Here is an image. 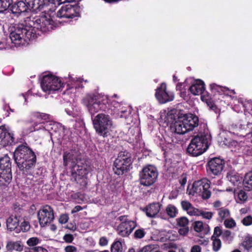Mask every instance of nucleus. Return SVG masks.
Returning a JSON list of instances; mask_svg holds the SVG:
<instances>
[{"mask_svg": "<svg viewBox=\"0 0 252 252\" xmlns=\"http://www.w3.org/2000/svg\"><path fill=\"white\" fill-rule=\"evenodd\" d=\"M177 224L180 227H189V220L187 217H182L176 220Z\"/></svg>", "mask_w": 252, "mask_h": 252, "instance_id": "c03bdc74", "label": "nucleus"}, {"mask_svg": "<svg viewBox=\"0 0 252 252\" xmlns=\"http://www.w3.org/2000/svg\"><path fill=\"white\" fill-rule=\"evenodd\" d=\"M68 216L66 214H63L60 216L59 222L61 224H64L66 223L68 220Z\"/></svg>", "mask_w": 252, "mask_h": 252, "instance_id": "6e6d98bb", "label": "nucleus"}, {"mask_svg": "<svg viewBox=\"0 0 252 252\" xmlns=\"http://www.w3.org/2000/svg\"><path fill=\"white\" fill-rule=\"evenodd\" d=\"M208 147V141L205 136H197L191 140L187 148V152L192 156L196 157L203 154Z\"/></svg>", "mask_w": 252, "mask_h": 252, "instance_id": "1a4fd4ad", "label": "nucleus"}, {"mask_svg": "<svg viewBox=\"0 0 252 252\" xmlns=\"http://www.w3.org/2000/svg\"><path fill=\"white\" fill-rule=\"evenodd\" d=\"M20 227L21 230L23 232H27L30 229V225L29 222L25 220H24L23 222H21Z\"/></svg>", "mask_w": 252, "mask_h": 252, "instance_id": "8fccbe9b", "label": "nucleus"}, {"mask_svg": "<svg viewBox=\"0 0 252 252\" xmlns=\"http://www.w3.org/2000/svg\"><path fill=\"white\" fill-rule=\"evenodd\" d=\"M210 89L215 94H217L220 95H225L231 97V94H235L234 90H229L228 88L218 85L216 84H212L210 85Z\"/></svg>", "mask_w": 252, "mask_h": 252, "instance_id": "b1692460", "label": "nucleus"}, {"mask_svg": "<svg viewBox=\"0 0 252 252\" xmlns=\"http://www.w3.org/2000/svg\"><path fill=\"white\" fill-rule=\"evenodd\" d=\"M79 8L76 5L67 4L63 5L58 10L57 16L59 18H73L79 16Z\"/></svg>", "mask_w": 252, "mask_h": 252, "instance_id": "f3484780", "label": "nucleus"}, {"mask_svg": "<svg viewBox=\"0 0 252 252\" xmlns=\"http://www.w3.org/2000/svg\"><path fill=\"white\" fill-rule=\"evenodd\" d=\"M63 239L67 243H71L74 238L72 235L67 234L63 236Z\"/></svg>", "mask_w": 252, "mask_h": 252, "instance_id": "680f3d73", "label": "nucleus"}, {"mask_svg": "<svg viewBox=\"0 0 252 252\" xmlns=\"http://www.w3.org/2000/svg\"><path fill=\"white\" fill-rule=\"evenodd\" d=\"M242 223L245 226H249L252 224V217L248 216L245 217L242 220Z\"/></svg>", "mask_w": 252, "mask_h": 252, "instance_id": "603ef678", "label": "nucleus"}, {"mask_svg": "<svg viewBox=\"0 0 252 252\" xmlns=\"http://www.w3.org/2000/svg\"><path fill=\"white\" fill-rule=\"evenodd\" d=\"M0 169L11 170L10 158L7 155L0 158Z\"/></svg>", "mask_w": 252, "mask_h": 252, "instance_id": "72a5a7b5", "label": "nucleus"}, {"mask_svg": "<svg viewBox=\"0 0 252 252\" xmlns=\"http://www.w3.org/2000/svg\"><path fill=\"white\" fill-rule=\"evenodd\" d=\"M77 249L74 246L69 245L65 247V252H77Z\"/></svg>", "mask_w": 252, "mask_h": 252, "instance_id": "bf43d9fd", "label": "nucleus"}, {"mask_svg": "<svg viewBox=\"0 0 252 252\" xmlns=\"http://www.w3.org/2000/svg\"><path fill=\"white\" fill-rule=\"evenodd\" d=\"M117 97L116 94H114L112 97V100L110 102L111 107L110 108L118 117L126 119L131 113V108L128 106H124L114 99V98H117Z\"/></svg>", "mask_w": 252, "mask_h": 252, "instance_id": "dca6fc26", "label": "nucleus"}, {"mask_svg": "<svg viewBox=\"0 0 252 252\" xmlns=\"http://www.w3.org/2000/svg\"><path fill=\"white\" fill-rule=\"evenodd\" d=\"M213 241V248L215 252L218 251L221 246L220 240L218 238H212Z\"/></svg>", "mask_w": 252, "mask_h": 252, "instance_id": "de8ad7c7", "label": "nucleus"}, {"mask_svg": "<svg viewBox=\"0 0 252 252\" xmlns=\"http://www.w3.org/2000/svg\"><path fill=\"white\" fill-rule=\"evenodd\" d=\"M28 10L37 12L41 10L46 5L49 0H26Z\"/></svg>", "mask_w": 252, "mask_h": 252, "instance_id": "5701e85b", "label": "nucleus"}, {"mask_svg": "<svg viewBox=\"0 0 252 252\" xmlns=\"http://www.w3.org/2000/svg\"><path fill=\"white\" fill-rule=\"evenodd\" d=\"M134 235L136 238L140 239L144 236L145 232L143 229H138L135 231Z\"/></svg>", "mask_w": 252, "mask_h": 252, "instance_id": "13d9d810", "label": "nucleus"}, {"mask_svg": "<svg viewBox=\"0 0 252 252\" xmlns=\"http://www.w3.org/2000/svg\"><path fill=\"white\" fill-rule=\"evenodd\" d=\"M82 81L83 79L80 78L71 77L67 82L68 88L65 92V94L71 95L73 94H74L76 92L77 89L83 87Z\"/></svg>", "mask_w": 252, "mask_h": 252, "instance_id": "4be33fe9", "label": "nucleus"}, {"mask_svg": "<svg viewBox=\"0 0 252 252\" xmlns=\"http://www.w3.org/2000/svg\"><path fill=\"white\" fill-rule=\"evenodd\" d=\"M189 232V227H180L178 230V232L180 235L186 236Z\"/></svg>", "mask_w": 252, "mask_h": 252, "instance_id": "5fc2aeb1", "label": "nucleus"}, {"mask_svg": "<svg viewBox=\"0 0 252 252\" xmlns=\"http://www.w3.org/2000/svg\"><path fill=\"white\" fill-rule=\"evenodd\" d=\"M194 230L197 232H203L207 234L209 231V227L208 224H204L201 221H196L193 224Z\"/></svg>", "mask_w": 252, "mask_h": 252, "instance_id": "7c9ffc66", "label": "nucleus"}, {"mask_svg": "<svg viewBox=\"0 0 252 252\" xmlns=\"http://www.w3.org/2000/svg\"><path fill=\"white\" fill-rule=\"evenodd\" d=\"M205 84L200 80H195L189 87L190 92L193 95H201V99L203 101L208 103L210 101V96L205 91Z\"/></svg>", "mask_w": 252, "mask_h": 252, "instance_id": "2eb2a0df", "label": "nucleus"}, {"mask_svg": "<svg viewBox=\"0 0 252 252\" xmlns=\"http://www.w3.org/2000/svg\"><path fill=\"white\" fill-rule=\"evenodd\" d=\"M10 10L13 14L18 16L28 10L27 3L23 1H18L10 7Z\"/></svg>", "mask_w": 252, "mask_h": 252, "instance_id": "393cba45", "label": "nucleus"}, {"mask_svg": "<svg viewBox=\"0 0 252 252\" xmlns=\"http://www.w3.org/2000/svg\"><path fill=\"white\" fill-rule=\"evenodd\" d=\"M19 222L18 218L16 216L11 215L6 220V226L8 230L10 231L15 229Z\"/></svg>", "mask_w": 252, "mask_h": 252, "instance_id": "c756f323", "label": "nucleus"}, {"mask_svg": "<svg viewBox=\"0 0 252 252\" xmlns=\"http://www.w3.org/2000/svg\"><path fill=\"white\" fill-rule=\"evenodd\" d=\"M221 233L222 232L220 228L219 227L217 226L214 229V234L212 236V238H218Z\"/></svg>", "mask_w": 252, "mask_h": 252, "instance_id": "4d7b16f0", "label": "nucleus"}, {"mask_svg": "<svg viewBox=\"0 0 252 252\" xmlns=\"http://www.w3.org/2000/svg\"><path fill=\"white\" fill-rule=\"evenodd\" d=\"M50 118V115L49 114L40 113L39 112H33L31 114V121L30 122L27 123L25 127L24 128L23 132L26 133V129L27 127H30L32 126H34V123L37 125H44L42 123H37L36 121H41L42 120H47Z\"/></svg>", "mask_w": 252, "mask_h": 252, "instance_id": "412c9836", "label": "nucleus"}, {"mask_svg": "<svg viewBox=\"0 0 252 252\" xmlns=\"http://www.w3.org/2000/svg\"><path fill=\"white\" fill-rule=\"evenodd\" d=\"M198 124V117L192 114H186L182 121L176 122L174 126L164 135H158L156 141L163 151L168 152L175 148L176 144L180 140V134L193 130Z\"/></svg>", "mask_w": 252, "mask_h": 252, "instance_id": "f03ea898", "label": "nucleus"}, {"mask_svg": "<svg viewBox=\"0 0 252 252\" xmlns=\"http://www.w3.org/2000/svg\"><path fill=\"white\" fill-rule=\"evenodd\" d=\"M158 176L156 167L152 165L146 166L140 173V184L144 186H150L156 182Z\"/></svg>", "mask_w": 252, "mask_h": 252, "instance_id": "f8f14e48", "label": "nucleus"}, {"mask_svg": "<svg viewBox=\"0 0 252 252\" xmlns=\"http://www.w3.org/2000/svg\"><path fill=\"white\" fill-rule=\"evenodd\" d=\"M243 185L248 190L252 189V171L245 175L243 180Z\"/></svg>", "mask_w": 252, "mask_h": 252, "instance_id": "c9c22d12", "label": "nucleus"}, {"mask_svg": "<svg viewBox=\"0 0 252 252\" xmlns=\"http://www.w3.org/2000/svg\"><path fill=\"white\" fill-rule=\"evenodd\" d=\"M242 245L248 252L251 251L252 249V237L250 236H246L244 239Z\"/></svg>", "mask_w": 252, "mask_h": 252, "instance_id": "e433bc0d", "label": "nucleus"}, {"mask_svg": "<svg viewBox=\"0 0 252 252\" xmlns=\"http://www.w3.org/2000/svg\"><path fill=\"white\" fill-rule=\"evenodd\" d=\"M107 95L95 96L94 94H87L82 99L83 104L87 107L92 115L98 112L99 110H105L107 105H110L111 101Z\"/></svg>", "mask_w": 252, "mask_h": 252, "instance_id": "39448f33", "label": "nucleus"}, {"mask_svg": "<svg viewBox=\"0 0 252 252\" xmlns=\"http://www.w3.org/2000/svg\"><path fill=\"white\" fill-rule=\"evenodd\" d=\"M245 115L247 121V125L249 126L252 124V106L249 108L248 111H245Z\"/></svg>", "mask_w": 252, "mask_h": 252, "instance_id": "49530a36", "label": "nucleus"}, {"mask_svg": "<svg viewBox=\"0 0 252 252\" xmlns=\"http://www.w3.org/2000/svg\"><path fill=\"white\" fill-rule=\"evenodd\" d=\"M166 212L170 218H174L178 213V210L174 205L169 204L166 207Z\"/></svg>", "mask_w": 252, "mask_h": 252, "instance_id": "4c0bfd02", "label": "nucleus"}, {"mask_svg": "<svg viewBox=\"0 0 252 252\" xmlns=\"http://www.w3.org/2000/svg\"><path fill=\"white\" fill-rule=\"evenodd\" d=\"M231 233L229 230H225L222 233V237L224 240H228L231 237Z\"/></svg>", "mask_w": 252, "mask_h": 252, "instance_id": "052dcab7", "label": "nucleus"}, {"mask_svg": "<svg viewBox=\"0 0 252 252\" xmlns=\"http://www.w3.org/2000/svg\"><path fill=\"white\" fill-rule=\"evenodd\" d=\"M64 128L61 124L55 122H47L44 125H37L34 123V126L27 127L26 129V133L29 134L34 131L45 130L49 132L51 135L54 133H59L60 135L63 132Z\"/></svg>", "mask_w": 252, "mask_h": 252, "instance_id": "9b49d317", "label": "nucleus"}, {"mask_svg": "<svg viewBox=\"0 0 252 252\" xmlns=\"http://www.w3.org/2000/svg\"><path fill=\"white\" fill-rule=\"evenodd\" d=\"M64 166L70 165L72 176L75 181L82 187L88 184L87 175L88 171L84 164L77 158V153L73 151L64 153L63 156Z\"/></svg>", "mask_w": 252, "mask_h": 252, "instance_id": "7ed1b4c3", "label": "nucleus"}, {"mask_svg": "<svg viewBox=\"0 0 252 252\" xmlns=\"http://www.w3.org/2000/svg\"><path fill=\"white\" fill-rule=\"evenodd\" d=\"M63 86L60 78L50 73L44 75L41 82L42 90L48 94L59 91Z\"/></svg>", "mask_w": 252, "mask_h": 252, "instance_id": "0eeeda50", "label": "nucleus"}, {"mask_svg": "<svg viewBox=\"0 0 252 252\" xmlns=\"http://www.w3.org/2000/svg\"><path fill=\"white\" fill-rule=\"evenodd\" d=\"M6 249L10 251L21 252L23 250V245L20 241H9L6 245Z\"/></svg>", "mask_w": 252, "mask_h": 252, "instance_id": "2f4dec72", "label": "nucleus"}, {"mask_svg": "<svg viewBox=\"0 0 252 252\" xmlns=\"http://www.w3.org/2000/svg\"><path fill=\"white\" fill-rule=\"evenodd\" d=\"M224 224L226 227L231 228L236 225V222L233 219H229L224 220Z\"/></svg>", "mask_w": 252, "mask_h": 252, "instance_id": "09e8293b", "label": "nucleus"}, {"mask_svg": "<svg viewBox=\"0 0 252 252\" xmlns=\"http://www.w3.org/2000/svg\"><path fill=\"white\" fill-rule=\"evenodd\" d=\"M29 252H48V251L41 246H37L30 248Z\"/></svg>", "mask_w": 252, "mask_h": 252, "instance_id": "3c124183", "label": "nucleus"}, {"mask_svg": "<svg viewBox=\"0 0 252 252\" xmlns=\"http://www.w3.org/2000/svg\"><path fill=\"white\" fill-rule=\"evenodd\" d=\"M75 0H53L54 3L56 4V2H57L58 5H60L62 3L65 2H71Z\"/></svg>", "mask_w": 252, "mask_h": 252, "instance_id": "0e129e2a", "label": "nucleus"}, {"mask_svg": "<svg viewBox=\"0 0 252 252\" xmlns=\"http://www.w3.org/2000/svg\"><path fill=\"white\" fill-rule=\"evenodd\" d=\"M99 244L101 246H106L108 244V240L105 237H101L99 239Z\"/></svg>", "mask_w": 252, "mask_h": 252, "instance_id": "69168bd1", "label": "nucleus"}, {"mask_svg": "<svg viewBox=\"0 0 252 252\" xmlns=\"http://www.w3.org/2000/svg\"><path fill=\"white\" fill-rule=\"evenodd\" d=\"M153 248L150 245H148L144 247L141 249L139 250L137 252H151Z\"/></svg>", "mask_w": 252, "mask_h": 252, "instance_id": "e2e57ef3", "label": "nucleus"}, {"mask_svg": "<svg viewBox=\"0 0 252 252\" xmlns=\"http://www.w3.org/2000/svg\"><path fill=\"white\" fill-rule=\"evenodd\" d=\"M82 210V207L80 206H75L71 211V213L74 214L76 212H78Z\"/></svg>", "mask_w": 252, "mask_h": 252, "instance_id": "774afa93", "label": "nucleus"}, {"mask_svg": "<svg viewBox=\"0 0 252 252\" xmlns=\"http://www.w3.org/2000/svg\"><path fill=\"white\" fill-rule=\"evenodd\" d=\"M130 136L129 140L131 142L138 141L141 137L140 133V129L138 126L130 127L127 132Z\"/></svg>", "mask_w": 252, "mask_h": 252, "instance_id": "c85d7f7f", "label": "nucleus"}, {"mask_svg": "<svg viewBox=\"0 0 252 252\" xmlns=\"http://www.w3.org/2000/svg\"><path fill=\"white\" fill-rule=\"evenodd\" d=\"M66 113L73 117H77L80 116V113L77 110V108H73L72 106H70L68 108L65 109Z\"/></svg>", "mask_w": 252, "mask_h": 252, "instance_id": "79ce46f5", "label": "nucleus"}, {"mask_svg": "<svg viewBox=\"0 0 252 252\" xmlns=\"http://www.w3.org/2000/svg\"><path fill=\"white\" fill-rule=\"evenodd\" d=\"M56 26L51 14L45 12L39 17H27L23 22L15 25L10 33V38L15 46L23 45L36 38L39 32H49Z\"/></svg>", "mask_w": 252, "mask_h": 252, "instance_id": "f257e3e1", "label": "nucleus"}, {"mask_svg": "<svg viewBox=\"0 0 252 252\" xmlns=\"http://www.w3.org/2000/svg\"><path fill=\"white\" fill-rule=\"evenodd\" d=\"M210 182L206 178L195 181L189 190V194L193 196H200L203 199H208L211 196L209 190Z\"/></svg>", "mask_w": 252, "mask_h": 252, "instance_id": "6e6552de", "label": "nucleus"}, {"mask_svg": "<svg viewBox=\"0 0 252 252\" xmlns=\"http://www.w3.org/2000/svg\"><path fill=\"white\" fill-rule=\"evenodd\" d=\"M38 219L41 227H44L50 223L54 219L53 208L49 206H43L38 212Z\"/></svg>", "mask_w": 252, "mask_h": 252, "instance_id": "4468645a", "label": "nucleus"}, {"mask_svg": "<svg viewBox=\"0 0 252 252\" xmlns=\"http://www.w3.org/2000/svg\"><path fill=\"white\" fill-rule=\"evenodd\" d=\"M14 134L8 126H0V147L12 144L14 141Z\"/></svg>", "mask_w": 252, "mask_h": 252, "instance_id": "a211bd4d", "label": "nucleus"}, {"mask_svg": "<svg viewBox=\"0 0 252 252\" xmlns=\"http://www.w3.org/2000/svg\"><path fill=\"white\" fill-rule=\"evenodd\" d=\"M238 198L240 201L244 202L247 199L248 196L245 191L241 190L238 194Z\"/></svg>", "mask_w": 252, "mask_h": 252, "instance_id": "864d4df0", "label": "nucleus"}, {"mask_svg": "<svg viewBox=\"0 0 252 252\" xmlns=\"http://www.w3.org/2000/svg\"><path fill=\"white\" fill-rule=\"evenodd\" d=\"M118 220L121 223L118 226L117 231L118 234L122 237L128 236L136 226L135 221L128 219L127 216H120Z\"/></svg>", "mask_w": 252, "mask_h": 252, "instance_id": "ddd939ff", "label": "nucleus"}, {"mask_svg": "<svg viewBox=\"0 0 252 252\" xmlns=\"http://www.w3.org/2000/svg\"><path fill=\"white\" fill-rule=\"evenodd\" d=\"M11 170L0 169V185L6 186L12 180Z\"/></svg>", "mask_w": 252, "mask_h": 252, "instance_id": "bb28decb", "label": "nucleus"}, {"mask_svg": "<svg viewBox=\"0 0 252 252\" xmlns=\"http://www.w3.org/2000/svg\"><path fill=\"white\" fill-rule=\"evenodd\" d=\"M156 97L160 103H165L173 100L174 95L172 93L166 91L165 83H161L160 87L156 90Z\"/></svg>", "mask_w": 252, "mask_h": 252, "instance_id": "6ab92c4d", "label": "nucleus"}, {"mask_svg": "<svg viewBox=\"0 0 252 252\" xmlns=\"http://www.w3.org/2000/svg\"><path fill=\"white\" fill-rule=\"evenodd\" d=\"M13 157L18 167L23 171H27L32 168L36 162L34 153L24 145H20L16 149Z\"/></svg>", "mask_w": 252, "mask_h": 252, "instance_id": "20e7f679", "label": "nucleus"}, {"mask_svg": "<svg viewBox=\"0 0 252 252\" xmlns=\"http://www.w3.org/2000/svg\"><path fill=\"white\" fill-rule=\"evenodd\" d=\"M132 163L130 154L126 151L120 152L114 163L113 170L118 175L127 171Z\"/></svg>", "mask_w": 252, "mask_h": 252, "instance_id": "9d476101", "label": "nucleus"}, {"mask_svg": "<svg viewBox=\"0 0 252 252\" xmlns=\"http://www.w3.org/2000/svg\"><path fill=\"white\" fill-rule=\"evenodd\" d=\"M201 248L198 245L193 246L190 250V252H201Z\"/></svg>", "mask_w": 252, "mask_h": 252, "instance_id": "338daca9", "label": "nucleus"}, {"mask_svg": "<svg viewBox=\"0 0 252 252\" xmlns=\"http://www.w3.org/2000/svg\"><path fill=\"white\" fill-rule=\"evenodd\" d=\"M93 124L96 132L103 137L110 134L114 127L110 116L103 113H100L92 118Z\"/></svg>", "mask_w": 252, "mask_h": 252, "instance_id": "423d86ee", "label": "nucleus"}, {"mask_svg": "<svg viewBox=\"0 0 252 252\" xmlns=\"http://www.w3.org/2000/svg\"><path fill=\"white\" fill-rule=\"evenodd\" d=\"M238 103L234 104L233 109L234 111H236V112H240V111H242V108H245V111H248L249 108L250 107H251L252 106V104L250 102H247L245 103H243V102L241 100H238L237 101Z\"/></svg>", "mask_w": 252, "mask_h": 252, "instance_id": "473e14b6", "label": "nucleus"}, {"mask_svg": "<svg viewBox=\"0 0 252 252\" xmlns=\"http://www.w3.org/2000/svg\"><path fill=\"white\" fill-rule=\"evenodd\" d=\"M218 214L220 218L222 220L228 217L230 215L229 210L224 208H221L218 210Z\"/></svg>", "mask_w": 252, "mask_h": 252, "instance_id": "a18cd8bd", "label": "nucleus"}, {"mask_svg": "<svg viewBox=\"0 0 252 252\" xmlns=\"http://www.w3.org/2000/svg\"><path fill=\"white\" fill-rule=\"evenodd\" d=\"M41 242V240L39 238L36 237H33L29 238L27 241V244L29 247L33 248L36 247L37 245L40 244Z\"/></svg>", "mask_w": 252, "mask_h": 252, "instance_id": "a19ab883", "label": "nucleus"}, {"mask_svg": "<svg viewBox=\"0 0 252 252\" xmlns=\"http://www.w3.org/2000/svg\"><path fill=\"white\" fill-rule=\"evenodd\" d=\"M197 215L196 216H201L203 218L210 220L212 218L213 213L211 212L205 211L198 209V212L197 213Z\"/></svg>", "mask_w": 252, "mask_h": 252, "instance_id": "37998d69", "label": "nucleus"}, {"mask_svg": "<svg viewBox=\"0 0 252 252\" xmlns=\"http://www.w3.org/2000/svg\"><path fill=\"white\" fill-rule=\"evenodd\" d=\"M228 180L234 185L239 186L241 183L242 177L237 174H228L227 175Z\"/></svg>", "mask_w": 252, "mask_h": 252, "instance_id": "f704fd0d", "label": "nucleus"}, {"mask_svg": "<svg viewBox=\"0 0 252 252\" xmlns=\"http://www.w3.org/2000/svg\"><path fill=\"white\" fill-rule=\"evenodd\" d=\"M111 252H123L122 243L119 241H115L111 247Z\"/></svg>", "mask_w": 252, "mask_h": 252, "instance_id": "ea45409f", "label": "nucleus"}, {"mask_svg": "<svg viewBox=\"0 0 252 252\" xmlns=\"http://www.w3.org/2000/svg\"><path fill=\"white\" fill-rule=\"evenodd\" d=\"M12 2L13 0H0V13L6 11Z\"/></svg>", "mask_w": 252, "mask_h": 252, "instance_id": "58836bf2", "label": "nucleus"}, {"mask_svg": "<svg viewBox=\"0 0 252 252\" xmlns=\"http://www.w3.org/2000/svg\"><path fill=\"white\" fill-rule=\"evenodd\" d=\"M182 208L184 211L191 216H196L198 212V209L195 208L189 201L183 200L181 202Z\"/></svg>", "mask_w": 252, "mask_h": 252, "instance_id": "cd10ccee", "label": "nucleus"}, {"mask_svg": "<svg viewBox=\"0 0 252 252\" xmlns=\"http://www.w3.org/2000/svg\"><path fill=\"white\" fill-rule=\"evenodd\" d=\"M161 205L159 203H153L149 205L145 209L146 215L150 218L156 217L160 210Z\"/></svg>", "mask_w": 252, "mask_h": 252, "instance_id": "a878e982", "label": "nucleus"}, {"mask_svg": "<svg viewBox=\"0 0 252 252\" xmlns=\"http://www.w3.org/2000/svg\"><path fill=\"white\" fill-rule=\"evenodd\" d=\"M224 165V160L218 158L211 159L208 163L210 171L214 175H218L221 173Z\"/></svg>", "mask_w": 252, "mask_h": 252, "instance_id": "aec40b11", "label": "nucleus"}]
</instances>
